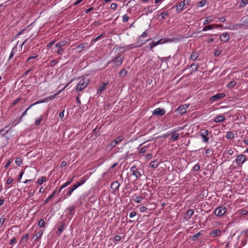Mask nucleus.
Segmentation results:
<instances>
[{"label":"nucleus","mask_w":248,"mask_h":248,"mask_svg":"<svg viewBox=\"0 0 248 248\" xmlns=\"http://www.w3.org/2000/svg\"><path fill=\"white\" fill-rule=\"evenodd\" d=\"M131 171H132L133 175L138 179L140 177L141 174L140 172L135 167H133L131 168Z\"/></svg>","instance_id":"14"},{"label":"nucleus","mask_w":248,"mask_h":248,"mask_svg":"<svg viewBox=\"0 0 248 248\" xmlns=\"http://www.w3.org/2000/svg\"><path fill=\"white\" fill-rule=\"evenodd\" d=\"M221 234V231L219 229H216L211 232L210 234L212 237H217L220 235Z\"/></svg>","instance_id":"20"},{"label":"nucleus","mask_w":248,"mask_h":248,"mask_svg":"<svg viewBox=\"0 0 248 248\" xmlns=\"http://www.w3.org/2000/svg\"><path fill=\"white\" fill-rule=\"evenodd\" d=\"M45 225V222L44 219H41L38 222V226L40 227H44Z\"/></svg>","instance_id":"48"},{"label":"nucleus","mask_w":248,"mask_h":248,"mask_svg":"<svg viewBox=\"0 0 248 248\" xmlns=\"http://www.w3.org/2000/svg\"><path fill=\"white\" fill-rule=\"evenodd\" d=\"M207 3V0H202L199 1L197 2V6L201 7L204 6Z\"/></svg>","instance_id":"30"},{"label":"nucleus","mask_w":248,"mask_h":248,"mask_svg":"<svg viewBox=\"0 0 248 248\" xmlns=\"http://www.w3.org/2000/svg\"><path fill=\"white\" fill-rule=\"evenodd\" d=\"M220 40L221 42H226L230 39V35L228 32H224L220 35Z\"/></svg>","instance_id":"9"},{"label":"nucleus","mask_w":248,"mask_h":248,"mask_svg":"<svg viewBox=\"0 0 248 248\" xmlns=\"http://www.w3.org/2000/svg\"><path fill=\"white\" fill-rule=\"evenodd\" d=\"M198 57L199 54L196 51H193L191 55L190 59L193 61H195L198 59Z\"/></svg>","instance_id":"26"},{"label":"nucleus","mask_w":248,"mask_h":248,"mask_svg":"<svg viewBox=\"0 0 248 248\" xmlns=\"http://www.w3.org/2000/svg\"><path fill=\"white\" fill-rule=\"evenodd\" d=\"M129 17L127 14H125L123 16L122 21L123 22H126L128 21Z\"/></svg>","instance_id":"47"},{"label":"nucleus","mask_w":248,"mask_h":248,"mask_svg":"<svg viewBox=\"0 0 248 248\" xmlns=\"http://www.w3.org/2000/svg\"><path fill=\"white\" fill-rule=\"evenodd\" d=\"M17 44H18V43ZM17 44H16V46H15L13 48L12 51L10 54L9 57V60H10L13 57V56H14L15 53L17 51Z\"/></svg>","instance_id":"25"},{"label":"nucleus","mask_w":248,"mask_h":248,"mask_svg":"<svg viewBox=\"0 0 248 248\" xmlns=\"http://www.w3.org/2000/svg\"><path fill=\"white\" fill-rule=\"evenodd\" d=\"M123 61L124 57L121 53H119L114 59L109 62L108 63L113 62L116 66H120L123 63Z\"/></svg>","instance_id":"3"},{"label":"nucleus","mask_w":248,"mask_h":248,"mask_svg":"<svg viewBox=\"0 0 248 248\" xmlns=\"http://www.w3.org/2000/svg\"><path fill=\"white\" fill-rule=\"evenodd\" d=\"M116 145H117V144L115 143V142L114 141V140H113L109 143L108 146L109 147H110L111 148H114Z\"/></svg>","instance_id":"52"},{"label":"nucleus","mask_w":248,"mask_h":248,"mask_svg":"<svg viewBox=\"0 0 248 248\" xmlns=\"http://www.w3.org/2000/svg\"><path fill=\"white\" fill-rule=\"evenodd\" d=\"M169 16V14L168 12H164L161 13L159 16H161V19H164L166 16Z\"/></svg>","instance_id":"43"},{"label":"nucleus","mask_w":248,"mask_h":248,"mask_svg":"<svg viewBox=\"0 0 248 248\" xmlns=\"http://www.w3.org/2000/svg\"><path fill=\"white\" fill-rule=\"evenodd\" d=\"M226 211L225 207L220 206L216 208L214 213L217 216L221 217L226 213Z\"/></svg>","instance_id":"5"},{"label":"nucleus","mask_w":248,"mask_h":248,"mask_svg":"<svg viewBox=\"0 0 248 248\" xmlns=\"http://www.w3.org/2000/svg\"><path fill=\"white\" fill-rule=\"evenodd\" d=\"M20 100V98H17L11 104V107H13L16 106Z\"/></svg>","instance_id":"51"},{"label":"nucleus","mask_w":248,"mask_h":248,"mask_svg":"<svg viewBox=\"0 0 248 248\" xmlns=\"http://www.w3.org/2000/svg\"><path fill=\"white\" fill-rule=\"evenodd\" d=\"M108 84V83L104 82L103 84L99 87V91L100 92V93L105 90V89H106V87Z\"/></svg>","instance_id":"35"},{"label":"nucleus","mask_w":248,"mask_h":248,"mask_svg":"<svg viewBox=\"0 0 248 248\" xmlns=\"http://www.w3.org/2000/svg\"><path fill=\"white\" fill-rule=\"evenodd\" d=\"M113 240L116 242L120 241L121 240V237L119 235H116L114 237Z\"/></svg>","instance_id":"58"},{"label":"nucleus","mask_w":248,"mask_h":248,"mask_svg":"<svg viewBox=\"0 0 248 248\" xmlns=\"http://www.w3.org/2000/svg\"><path fill=\"white\" fill-rule=\"evenodd\" d=\"M43 234V232L42 231H40L37 233H36L34 236H36V239L39 238L41 237Z\"/></svg>","instance_id":"53"},{"label":"nucleus","mask_w":248,"mask_h":248,"mask_svg":"<svg viewBox=\"0 0 248 248\" xmlns=\"http://www.w3.org/2000/svg\"><path fill=\"white\" fill-rule=\"evenodd\" d=\"M66 42L64 41H62L57 43L54 47H52V49L54 51H55L56 49H60V48H62L63 46L65 45Z\"/></svg>","instance_id":"13"},{"label":"nucleus","mask_w":248,"mask_h":248,"mask_svg":"<svg viewBox=\"0 0 248 248\" xmlns=\"http://www.w3.org/2000/svg\"><path fill=\"white\" fill-rule=\"evenodd\" d=\"M147 150V147L146 146H143L141 147L140 150V153H144L146 152Z\"/></svg>","instance_id":"59"},{"label":"nucleus","mask_w":248,"mask_h":248,"mask_svg":"<svg viewBox=\"0 0 248 248\" xmlns=\"http://www.w3.org/2000/svg\"><path fill=\"white\" fill-rule=\"evenodd\" d=\"M248 3V0H241L240 7H243Z\"/></svg>","instance_id":"45"},{"label":"nucleus","mask_w":248,"mask_h":248,"mask_svg":"<svg viewBox=\"0 0 248 248\" xmlns=\"http://www.w3.org/2000/svg\"><path fill=\"white\" fill-rule=\"evenodd\" d=\"M161 43V40H159V41H157V42H154V41H152L151 43H150L149 44V46H150V49L153 51L152 49H153L154 47L156 46H157L158 45L160 44Z\"/></svg>","instance_id":"22"},{"label":"nucleus","mask_w":248,"mask_h":248,"mask_svg":"<svg viewBox=\"0 0 248 248\" xmlns=\"http://www.w3.org/2000/svg\"><path fill=\"white\" fill-rule=\"evenodd\" d=\"M246 156L244 155L241 154L238 155L235 160L236 163L238 166L241 167L242 164L246 161Z\"/></svg>","instance_id":"4"},{"label":"nucleus","mask_w":248,"mask_h":248,"mask_svg":"<svg viewBox=\"0 0 248 248\" xmlns=\"http://www.w3.org/2000/svg\"><path fill=\"white\" fill-rule=\"evenodd\" d=\"M61 225L59 227L57 233L59 235H60L63 232L65 228V224L63 222H61Z\"/></svg>","instance_id":"19"},{"label":"nucleus","mask_w":248,"mask_h":248,"mask_svg":"<svg viewBox=\"0 0 248 248\" xmlns=\"http://www.w3.org/2000/svg\"><path fill=\"white\" fill-rule=\"evenodd\" d=\"M225 96V94L224 93H217L213 96H212L210 98V100L212 102H216L219 100V99L223 98Z\"/></svg>","instance_id":"8"},{"label":"nucleus","mask_w":248,"mask_h":248,"mask_svg":"<svg viewBox=\"0 0 248 248\" xmlns=\"http://www.w3.org/2000/svg\"><path fill=\"white\" fill-rule=\"evenodd\" d=\"M189 104H184L179 106L177 108L174 112H178L180 114H183L186 112V109L188 108Z\"/></svg>","instance_id":"6"},{"label":"nucleus","mask_w":248,"mask_h":248,"mask_svg":"<svg viewBox=\"0 0 248 248\" xmlns=\"http://www.w3.org/2000/svg\"><path fill=\"white\" fill-rule=\"evenodd\" d=\"M16 243V239L15 237L13 238L10 241L9 244L13 245Z\"/></svg>","instance_id":"62"},{"label":"nucleus","mask_w":248,"mask_h":248,"mask_svg":"<svg viewBox=\"0 0 248 248\" xmlns=\"http://www.w3.org/2000/svg\"><path fill=\"white\" fill-rule=\"evenodd\" d=\"M202 138V140L204 142L207 143L209 140V138L207 136L201 135Z\"/></svg>","instance_id":"57"},{"label":"nucleus","mask_w":248,"mask_h":248,"mask_svg":"<svg viewBox=\"0 0 248 248\" xmlns=\"http://www.w3.org/2000/svg\"><path fill=\"white\" fill-rule=\"evenodd\" d=\"M89 83V80L87 78H83L81 79L77 86L76 87V90L77 92H79L83 90L85 88Z\"/></svg>","instance_id":"2"},{"label":"nucleus","mask_w":248,"mask_h":248,"mask_svg":"<svg viewBox=\"0 0 248 248\" xmlns=\"http://www.w3.org/2000/svg\"><path fill=\"white\" fill-rule=\"evenodd\" d=\"M236 84V82L234 80L231 81L227 85V87L230 88L233 87Z\"/></svg>","instance_id":"39"},{"label":"nucleus","mask_w":248,"mask_h":248,"mask_svg":"<svg viewBox=\"0 0 248 248\" xmlns=\"http://www.w3.org/2000/svg\"><path fill=\"white\" fill-rule=\"evenodd\" d=\"M8 126H6L2 129H0V139L4 140L5 138H7L5 137V134L8 132V129H7Z\"/></svg>","instance_id":"10"},{"label":"nucleus","mask_w":248,"mask_h":248,"mask_svg":"<svg viewBox=\"0 0 248 248\" xmlns=\"http://www.w3.org/2000/svg\"><path fill=\"white\" fill-rule=\"evenodd\" d=\"M86 46V44L85 43H82L81 44L76 46L75 49L77 50H78V52H81L83 49Z\"/></svg>","instance_id":"23"},{"label":"nucleus","mask_w":248,"mask_h":248,"mask_svg":"<svg viewBox=\"0 0 248 248\" xmlns=\"http://www.w3.org/2000/svg\"><path fill=\"white\" fill-rule=\"evenodd\" d=\"M75 207L74 206H70L67 208V211L68 212V215L72 217L75 214L74 211Z\"/></svg>","instance_id":"21"},{"label":"nucleus","mask_w":248,"mask_h":248,"mask_svg":"<svg viewBox=\"0 0 248 248\" xmlns=\"http://www.w3.org/2000/svg\"><path fill=\"white\" fill-rule=\"evenodd\" d=\"M102 36V34H101V35L98 36L95 38H94L93 40H92L91 43L93 44L94 42L97 41L98 40H99V39H100L101 38Z\"/></svg>","instance_id":"55"},{"label":"nucleus","mask_w":248,"mask_h":248,"mask_svg":"<svg viewBox=\"0 0 248 248\" xmlns=\"http://www.w3.org/2000/svg\"><path fill=\"white\" fill-rule=\"evenodd\" d=\"M221 53V50L219 49H217L215 51L214 54L216 56H218Z\"/></svg>","instance_id":"61"},{"label":"nucleus","mask_w":248,"mask_h":248,"mask_svg":"<svg viewBox=\"0 0 248 248\" xmlns=\"http://www.w3.org/2000/svg\"><path fill=\"white\" fill-rule=\"evenodd\" d=\"M158 58L160 60L161 62H166V63H167V61L171 59V57L170 56L165 57H160L159 56H158Z\"/></svg>","instance_id":"27"},{"label":"nucleus","mask_w":248,"mask_h":248,"mask_svg":"<svg viewBox=\"0 0 248 248\" xmlns=\"http://www.w3.org/2000/svg\"><path fill=\"white\" fill-rule=\"evenodd\" d=\"M119 187L120 183L118 182V181L113 182L110 185L111 188L114 191H117L118 190Z\"/></svg>","instance_id":"16"},{"label":"nucleus","mask_w":248,"mask_h":248,"mask_svg":"<svg viewBox=\"0 0 248 248\" xmlns=\"http://www.w3.org/2000/svg\"><path fill=\"white\" fill-rule=\"evenodd\" d=\"M199 66L200 65H199V63H194L190 65V67H192L193 66H194V67H195V68L194 70V71L196 72L198 70V68H199Z\"/></svg>","instance_id":"44"},{"label":"nucleus","mask_w":248,"mask_h":248,"mask_svg":"<svg viewBox=\"0 0 248 248\" xmlns=\"http://www.w3.org/2000/svg\"><path fill=\"white\" fill-rule=\"evenodd\" d=\"M166 113V111L164 108H157L153 111V115L159 116L164 115Z\"/></svg>","instance_id":"7"},{"label":"nucleus","mask_w":248,"mask_h":248,"mask_svg":"<svg viewBox=\"0 0 248 248\" xmlns=\"http://www.w3.org/2000/svg\"><path fill=\"white\" fill-rule=\"evenodd\" d=\"M226 137L229 140L233 139L234 138V134L232 132L229 131L227 133Z\"/></svg>","instance_id":"31"},{"label":"nucleus","mask_w":248,"mask_h":248,"mask_svg":"<svg viewBox=\"0 0 248 248\" xmlns=\"http://www.w3.org/2000/svg\"><path fill=\"white\" fill-rule=\"evenodd\" d=\"M68 189H69V191L67 192V193L66 194V196L67 197H70L74 191L73 190H72V189L70 187H69Z\"/></svg>","instance_id":"63"},{"label":"nucleus","mask_w":248,"mask_h":248,"mask_svg":"<svg viewBox=\"0 0 248 248\" xmlns=\"http://www.w3.org/2000/svg\"><path fill=\"white\" fill-rule=\"evenodd\" d=\"M127 74V71L125 69H123L119 73V75L120 77H124L126 76Z\"/></svg>","instance_id":"28"},{"label":"nucleus","mask_w":248,"mask_h":248,"mask_svg":"<svg viewBox=\"0 0 248 248\" xmlns=\"http://www.w3.org/2000/svg\"><path fill=\"white\" fill-rule=\"evenodd\" d=\"M152 6H149L147 8H145V10L146 11V15H147L148 13H151L153 12L155 9H153L152 8Z\"/></svg>","instance_id":"46"},{"label":"nucleus","mask_w":248,"mask_h":248,"mask_svg":"<svg viewBox=\"0 0 248 248\" xmlns=\"http://www.w3.org/2000/svg\"><path fill=\"white\" fill-rule=\"evenodd\" d=\"M212 21H213L212 19L211 18V17L210 16H208V17H206V19L203 21V25H206L209 23H211V22H212Z\"/></svg>","instance_id":"38"},{"label":"nucleus","mask_w":248,"mask_h":248,"mask_svg":"<svg viewBox=\"0 0 248 248\" xmlns=\"http://www.w3.org/2000/svg\"><path fill=\"white\" fill-rule=\"evenodd\" d=\"M123 140V137L122 136H119L116 139L114 140L115 143L118 144L120 143Z\"/></svg>","instance_id":"41"},{"label":"nucleus","mask_w":248,"mask_h":248,"mask_svg":"<svg viewBox=\"0 0 248 248\" xmlns=\"http://www.w3.org/2000/svg\"><path fill=\"white\" fill-rule=\"evenodd\" d=\"M6 218L4 215L2 216L0 218V227L2 226L5 222Z\"/></svg>","instance_id":"49"},{"label":"nucleus","mask_w":248,"mask_h":248,"mask_svg":"<svg viewBox=\"0 0 248 248\" xmlns=\"http://www.w3.org/2000/svg\"><path fill=\"white\" fill-rule=\"evenodd\" d=\"M137 215V213L135 211H132L129 214V217L130 218H132L136 216Z\"/></svg>","instance_id":"64"},{"label":"nucleus","mask_w":248,"mask_h":248,"mask_svg":"<svg viewBox=\"0 0 248 248\" xmlns=\"http://www.w3.org/2000/svg\"><path fill=\"white\" fill-rule=\"evenodd\" d=\"M200 169V166L199 164H196L194 167L192 168V170L194 171H198Z\"/></svg>","instance_id":"50"},{"label":"nucleus","mask_w":248,"mask_h":248,"mask_svg":"<svg viewBox=\"0 0 248 248\" xmlns=\"http://www.w3.org/2000/svg\"><path fill=\"white\" fill-rule=\"evenodd\" d=\"M225 117L223 115H219L215 118V122H222L225 120Z\"/></svg>","instance_id":"24"},{"label":"nucleus","mask_w":248,"mask_h":248,"mask_svg":"<svg viewBox=\"0 0 248 248\" xmlns=\"http://www.w3.org/2000/svg\"><path fill=\"white\" fill-rule=\"evenodd\" d=\"M194 214V210L193 209H189L187 211L186 213L184 216V219L186 220H189Z\"/></svg>","instance_id":"11"},{"label":"nucleus","mask_w":248,"mask_h":248,"mask_svg":"<svg viewBox=\"0 0 248 248\" xmlns=\"http://www.w3.org/2000/svg\"><path fill=\"white\" fill-rule=\"evenodd\" d=\"M57 192V189H55L52 194L49 196L44 202L43 204L44 205L46 204L47 202L54 197V196L56 194Z\"/></svg>","instance_id":"17"},{"label":"nucleus","mask_w":248,"mask_h":248,"mask_svg":"<svg viewBox=\"0 0 248 248\" xmlns=\"http://www.w3.org/2000/svg\"><path fill=\"white\" fill-rule=\"evenodd\" d=\"M58 94H59V93H57V94H55L54 95L48 96V97H47L46 98H44L39 101H37V102H35L34 103H33V104L31 105L30 107H29L27 108V109L24 112H23L22 113L21 117H20L19 120L15 124H14V123H13V125H16L17 124L19 123L21 121L23 117L25 115H26L27 111L30 108H31L33 106L36 105L40 104V103H45V102H47L48 101H49L50 100L53 99L54 98V96Z\"/></svg>","instance_id":"1"},{"label":"nucleus","mask_w":248,"mask_h":248,"mask_svg":"<svg viewBox=\"0 0 248 248\" xmlns=\"http://www.w3.org/2000/svg\"><path fill=\"white\" fill-rule=\"evenodd\" d=\"M208 134H209L208 131L207 129H201L200 131V135H203V136H205L208 137Z\"/></svg>","instance_id":"34"},{"label":"nucleus","mask_w":248,"mask_h":248,"mask_svg":"<svg viewBox=\"0 0 248 248\" xmlns=\"http://www.w3.org/2000/svg\"><path fill=\"white\" fill-rule=\"evenodd\" d=\"M55 40H53L51 42H50V43H49L47 46H46V47L47 48H50L51 47H52V46L55 43Z\"/></svg>","instance_id":"60"},{"label":"nucleus","mask_w":248,"mask_h":248,"mask_svg":"<svg viewBox=\"0 0 248 248\" xmlns=\"http://www.w3.org/2000/svg\"><path fill=\"white\" fill-rule=\"evenodd\" d=\"M159 164L160 162L158 161V159H155L150 163V167L155 169L159 166Z\"/></svg>","instance_id":"18"},{"label":"nucleus","mask_w":248,"mask_h":248,"mask_svg":"<svg viewBox=\"0 0 248 248\" xmlns=\"http://www.w3.org/2000/svg\"><path fill=\"white\" fill-rule=\"evenodd\" d=\"M46 181V178L44 176L41 177L40 178H39L37 180L38 184L40 185H42L44 182H45Z\"/></svg>","instance_id":"40"},{"label":"nucleus","mask_w":248,"mask_h":248,"mask_svg":"<svg viewBox=\"0 0 248 248\" xmlns=\"http://www.w3.org/2000/svg\"><path fill=\"white\" fill-rule=\"evenodd\" d=\"M43 118V116L42 115L40 116L39 118H38L35 121L34 124L35 126H38L40 124L41 121H42Z\"/></svg>","instance_id":"29"},{"label":"nucleus","mask_w":248,"mask_h":248,"mask_svg":"<svg viewBox=\"0 0 248 248\" xmlns=\"http://www.w3.org/2000/svg\"><path fill=\"white\" fill-rule=\"evenodd\" d=\"M186 0H185L183 1H181L177 4L176 7V11L177 13H180L183 10L184 7L186 5L185 1Z\"/></svg>","instance_id":"12"},{"label":"nucleus","mask_w":248,"mask_h":248,"mask_svg":"<svg viewBox=\"0 0 248 248\" xmlns=\"http://www.w3.org/2000/svg\"><path fill=\"white\" fill-rule=\"evenodd\" d=\"M140 46H141V45L139 46V45H136L135 44H130V45H129V49H132V48H136V47H140Z\"/></svg>","instance_id":"56"},{"label":"nucleus","mask_w":248,"mask_h":248,"mask_svg":"<svg viewBox=\"0 0 248 248\" xmlns=\"http://www.w3.org/2000/svg\"><path fill=\"white\" fill-rule=\"evenodd\" d=\"M179 138V134H173L171 135V140L172 141H176Z\"/></svg>","instance_id":"36"},{"label":"nucleus","mask_w":248,"mask_h":248,"mask_svg":"<svg viewBox=\"0 0 248 248\" xmlns=\"http://www.w3.org/2000/svg\"><path fill=\"white\" fill-rule=\"evenodd\" d=\"M74 177H75L74 176L72 178H71V179H69V180H68L66 182H65L64 184H63V185H62L60 187V188H59V190H58V193H60V192L61 191V190H62L63 188L66 187L67 186H68L69 185H70V184L73 182V179H74Z\"/></svg>","instance_id":"15"},{"label":"nucleus","mask_w":248,"mask_h":248,"mask_svg":"<svg viewBox=\"0 0 248 248\" xmlns=\"http://www.w3.org/2000/svg\"><path fill=\"white\" fill-rule=\"evenodd\" d=\"M147 31H144L142 34L139 37V41L142 42L141 38L146 37L148 35Z\"/></svg>","instance_id":"37"},{"label":"nucleus","mask_w":248,"mask_h":248,"mask_svg":"<svg viewBox=\"0 0 248 248\" xmlns=\"http://www.w3.org/2000/svg\"><path fill=\"white\" fill-rule=\"evenodd\" d=\"M202 234V231L199 232L194 235H193L192 237H191V239L193 241H196L197 240V238L200 236Z\"/></svg>","instance_id":"33"},{"label":"nucleus","mask_w":248,"mask_h":248,"mask_svg":"<svg viewBox=\"0 0 248 248\" xmlns=\"http://www.w3.org/2000/svg\"><path fill=\"white\" fill-rule=\"evenodd\" d=\"M135 202L137 203H140L141 202V201L143 200V198L140 196H136L134 199H133Z\"/></svg>","instance_id":"32"},{"label":"nucleus","mask_w":248,"mask_h":248,"mask_svg":"<svg viewBox=\"0 0 248 248\" xmlns=\"http://www.w3.org/2000/svg\"><path fill=\"white\" fill-rule=\"evenodd\" d=\"M22 162V160L20 157L16 158L15 161L16 164L18 166H19L21 164Z\"/></svg>","instance_id":"54"},{"label":"nucleus","mask_w":248,"mask_h":248,"mask_svg":"<svg viewBox=\"0 0 248 248\" xmlns=\"http://www.w3.org/2000/svg\"><path fill=\"white\" fill-rule=\"evenodd\" d=\"M213 28V25H209L205 26L202 29L203 31H206L207 30H212Z\"/></svg>","instance_id":"42"}]
</instances>
